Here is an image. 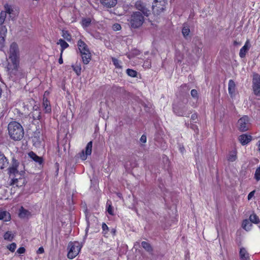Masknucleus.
<instances>
[{"label": "nucleus", "mask_w": 260, "mask_h": 260, "mask_svg": "<svg viewBox=\"0 0 260 260\" xmlns=\"http://www.w3.org/2000/svg\"><path fill=\"white\" fill-rule=\"evenodd\" d=\"M10 184L14 188L24 186L26 183L25 172L20 169L19 162L13 159L8 170Z\"/></svg>", "instance_id": "1"}, {"label": "nucleus", "mask_w": 260, "mask_h": 260, "mask_svg": "<svg viewBox=\"0 0 260 260\" xmlns=\"http://www.w3.org/2000/svg\"><path fill=\"white\" fill-rule=\"evenodd\" d=\"M8 129L10 138L13 140H20L24 136V131L22 125L16 121L10 122Z\"/></svg>", "instance_id": "2"}, {"label": "nucleus", "mask_w": 260, "mask_h": 260, "mask_svg": "<svg viewBox=\"0 0 260 260\" xmlns=\"http://www.w3.org/2000/svg\"><path fill=\"white\" fill-rule=\"evenodd\" d=\"M145 17L140 12H133L128 19L130 26L133 28H140L145 21Z\"/></svg>", "instance_id": "3"}, {"label": "nucleus", "mask_w": 260, "mask_h": 260, "mask_svg": "<svg viewBox=\"0 0 260 260\" xmlns=\"http://www.w3.org/2000/svg\"><path fill=\"white\" fill-rule=\"evenodd\" d=\"M78 48L81 54L82 61L85 64L89 63L91 60V53L86 43L81 40L77 42Z\"/></svg>", "instance_id": "4"}, {"label": "nucleus", "mask_w": 260, "mask_h": 260, "mask_svg": "<svg viewBox=\"0 0 260 260\" xmlns=\"http://www.w3.org/2000/svg\"><path fill=\"white\" fill-rule=\"evenodd\" d=\"M81 245L78 242H71L68 246V257L70 259H73L79 253L81 249Z\"/></svg>", "instance_id": "5"}, {"label": "nucleus", "mask_w": 260, "mask_h": 260, "mask_svg": "<svg viewBox=\"0 0 260 260\" xmlns=\"http://www.w3.org/2000/svg\"><path fill=\"white\" fill-rule=\"evenodd\" d=\"M4 8L6 14L8 15L9 20H14L16 19L19 14V10L16 6L6 3Z\"/></svg>", "instance_id": "6"}, {"label": "nucleus", "mask_w": 260, "mask_h": 260, "mask_svg": "<svg viewBox=\"0 0 260 260\" xmlns=\"http://www.w3.org/2000/svg\"><path fill=\"white\" fill-rule=\"evenodd\" d=\"M9 57L14 64H16L19 58V50L18 45L15 43L11 44L9 51Z\"/></svg>", "instance_id": "7"}, {"label": "nucleus", "mask_w": 260, "mask_h": 260, "mask_svg": "<svg viewBox=\"0 0 260 260\" xmlns=\"http://www.w3.org/2000/svg\"><path fill=\"white\" fill-rule=\"evenodd\" d=\"M167 4V0H154L152 5L153 12L159 14L165 10Z\"/></svg>", "instance_id": "8"}, {"label": "nucleus", "mask_w": 260, "mask_h": 260, "mask_svg": "<svg viewBox=\"0 0 260 260\" xmlns=\"http://www.w3.org/2000/svg\"><path fill=\"white\" fill-rule=\"evenodd\" d=\"M135 7L138 11V12H140L146 17H148L151 14V11L147 7L146 5L141 1H137L135 4Z\"/></svg>", "instance_id": "9"}, {"label": "nucleus", "mask_w": 260, "mask_h": 260, "mask_svg": "<svg viewBox=\"0 0 260 260\" xmlns=\"http://www.w3.org/2000/svg\"><path fill=\"white\" fill-rule=\"evenodd\" d=\"M249 118L247 116H244L239 119L237 123V127L241 132L247 131L249 127Z\"/></svg>", "instance_id": "10"}, {"label": "nucleus", "mask_w": 260, "mask_h": 260, "mask_svg": "<svg viewBox=\"0 0 260 260\" xmlns=\"http://www.w3.org/2000/svg\"><path fill=\"white\" fill-rule=\"evenodd\" d=\"M253 89L255 94L260 95V76L255 75L253 78Z\"/></svg>", "instance_id": "11"}, {"label": "nucleus", "mask_w": 260, "mask_h": 260, "mask_svg": "<svg viewBox=\"0 0 260 260\" xmlns=\"http://www.w3.org/2000/svg\"><path fill=\"white\" fill-rule=\"evenodd\" d=\"M92 143L91 141L88 142L86 146L85 151L83 150L80 154V158L84 160L87 158L88 155H90L92 151Z\"/></svg>", "instance_id": "12"}, {"label": "nucleus", "mask_w": 260, "mask_h": 260, "mask_svg": "<svg viewBox=\"0 0 260 260\" xmlns=\"http://www.w3.org/2000/svg\"><path fill=\"white\" fill-rule=\"evenodd\" d=\"M238 139L242 145H245L251 141L252 137L250 135L243 134L239 137Z\"/></svg>", "instance_id": "13"}, {"label": "nucleus", "mask_w": 260, "mask_h": 260, "mask_svg": "<svg viewBox=\"0 0 260 260\" xmlns=\"http://www.w3.org/2000/svg\"><path fill=\"white\" fill-rule=\"evenodd\" d=\"M239 255L241 260H250L249 253L244 247L240 248Z\"/></svg>", "instance_id": "14"}, {"label": "nucleus", "mask_w": 260, "mask_h": 260, "mask_svg": "<svg viewBox=\"0 0 260 260\" xmlns=\"http://www.w3.org/2000/svg\"><path fill=\"white\" fill-rule=\"evenodd\" d=\"M11 219L10 214L6 211L3 210H0V220L3 221H8Z\"/></svg>", "instance_id": "15"}, {"label": "nucleus", "mask_w": 260, "mask_h": 260, "mask_svg": "<svg viewBox=\"0 0 260 260\" xmlns=\"http://www.w3.org/2000/svg\"><path fill=\"white\" fill-rule=\"evenodd\" d=\"M8 161L5 155L0 152V169H3L8 165Z\"/></svg>", "instance_id": "16"}, {"label": "nucleus", "mask_w": 260, "mask_h": 260, "mask_svg": "<svg viewBox=\"0 0 260 260\" xmlns=\"http://www.w3.org/2000/svg\"><path fill=\"white\" fill-rule=\"evenodd\" d=\"M101 3L108 8L114 7L117 3V0H100Z\"/></svg>", "instance_id": "17"}, {"label": "nucleus", "mask_w": 260, "mask_h": 260, "mask_svg": "<svg viewBox=\"0 0 260 260\" xmlns=\"http://www.w3.org/2000/svg\"><path fill=\"white\" fill-rule=\"evenodd\" d=\"M250 48V44L248 41H246L244 46L240 49L239 55L241 57H245L246 53Z\"/></svg>", "instance_id": "18"}, {"label": "nucleus", "mask_w": 260, "mask_h": 260, "mask_svg": "<svg viewBox=\"0 0 260 260\" xmlns=\"http://www.w3.org/2000/svg\"><path fill=\"white\" fill-rule=\"evenodd\" d=\"M19 217L22 218H28L31 215L30 212L21 207L19 209Z\"/></svg>", "instance_id": "19"}, {"label": "nucleus", "mask_w": 260, "mask_h": 260, "mask_svg": "<svg viewBox=\"0 0 260 260\" xmlns=\"http://www.w3.org/2000/svg\"><path fill=\"white\" fill-rule=\"evenodd\" d=\"M29 157L31 158L35 162L41 164L42 162L43 159L41 157L38 156L36 153L34 152L31 151L28 154Z\"/></svg>", "instance_id": "20"}, {"label": "nucleus", "mask_w": 260, "mask_h": 260, "mask_svg": "<svg viewBox=\"0 0 260 260\" xmlns=\"http://www.w3.org/2000/svg\"><path fill=\"white\" fill-rule=\"evenodd\" d=\"M237 151L235 149L230 151L228 156V160L230 161H235L237 158Z\"/></svg>", "instance_id": "21"}, {"label": "nucleus", "mask_w": 260, "mask_h": 260, "mask_svg": "<svg viewBox=\"0 0 260 260\" xmlns=\"http://www.w3.org/2000/svg\"><path fill=\"white\" fill-rule=\"evenodd\" d=\"M229 93L232 96L234 93L235 91V84L234 81L232 80H230L229 81Z\"/></svg>", "instance_id": "22"}, {"label": "nucleus", "mask_w": 260, "mask_h": 260, "mask_svg": "<svg viewBox=\"0 0 260 260\" xmlns=\"http://www.w3.org/2000/svg\"><path fill=\"white\" fill-rule=\"evenodd\" d=\"M43 106L44 110L46 113H49L51 111V107L49 102L45 98H43Z\"/></svg>", "instance_id": "23"}, {"label": "nucleus", "mask_w": 260, "mask_h": 260, "mask_svg": "<svg viewBox=\"0 0 260 260\" xmlns=\"http://www.w3.org/2000/svg\"><path fill=\"white\" fill-rule=\"evenodd\" d=\"M57 44L61 47L60 53H63V50L69 47V44L63 40L60 39Z\"/></svg>", "instance_id": "24"}, {"label": "nucleus", "mask_w": 260, "mask_h": 260, "mask_svg": "<svg viewBox=\"0 0 260 260\" xmlns=\"http://www.w3.org/2000/svg\"><path fill=\"white\" fill-rule=\"evenodd\" d=\"M173 111L175 114L177 115L178 116H188V115L186 114V113L184 111V110L180 109L178 107H174Z\"/></svg>", "instance_id": "25"}, {"label": "nucleus", "mask_w": 260, "mask_h": 260, "mask_svg": "<svg viewBox=\"0 0 260 260\" xmlns=\"http://www.w3.org/2000/svg\"><path fill=\"white\" fill-rule=\"evenodd\" d=\"M242 228L247 231H249L252 226V223L248 219H245L242 222Z\"/></svg>", "instance_id": "26"}, {"label": "nucleus", "mask_w": 260, "mask_h": 260, "mask_svg": "<svg viewBox=\"0 0 260 260\" xmlns=\"http://www.w3.org/2000/svg\"><path fill=\"white\" fill-rule=\"evenodd\" d=\"M141 245L147 251L151 252L153 250L151 245L146 241H143L141 243Z\"/></svg>", "instance_id": "27"}, {"label": "nucleus", "mask_w": 260, "mask_h": 260, "mask_svg": "<svg viewBox=\"0 0 260 260\" xmlns=\"http://www.w3.org/2000/svg\"><path fill=\"white\" fill-rule=\"evenodd\" d=\"M40 133H36L32 139V141L36 145H38L41 142L42 139L40 138Z\"/></svg>", "instance_id": "28"}, {"label": "nucleus", "mask_w": 260, "mask_h": 260, "mask_svg": "<svg viewBox=\"0 0 260 260\" xmlns=\"http://www.w3.org/2000/svg\"><path fill=\"white\" fill-rule=\"evenodd\" d=\"M249 220L250 222H253L254 223H257L259 222V218L255 214H252L250 215Z\"/></svg>", "instance_id": "29"}, {"label": "nucleus", "mask_w": 260, "mask_h": 260, "mask_svg": "<svg viewBox=\"0 0 260 260\" xmlns=\"http://www.w3.org/2000/svg\"><path fill=\"white\" fill-rule=\"evenodd\" d=\"M7 14L4 10L0 13V25L4 24L7 18Z\"/></svg>", "instance_id": "30"}, {"label": "nucleus", "mask_w": 260, "mask_h": 260, "mask_svg": "<svg viewBox=\"0 0 260 260\" xmlns=\"http://www.w3.org/2000/svg\"><path fill=\"white\" fill-rule=\"evenodd\" d=\"M31 115L34 119H39L41 117V112L39 110H38L37 108L34 109L33 112L31 113Z\"/></svg>", "instance_id": "31"}, {"label": "nucleus", "mask_w": 260, "mask_h": 260, "mask_svg": "<svg viewBox=\"0 0 260 260\" xmlns=\"http://www.w3.org/2000/svg\"><path fill=\"white\" fill-rule=\"evenodd\" d=\"M7 33V28L4 24L0 25V36L6 37Z\"/></svg>", "instance_id": "32"}, {"label": "nucleus", "mask_w": 260, "mask_h": 260, "mask_svg": "<svg viewBox=\"0 0 260 260\" xmlns=\"http://www.w3.org/2000/svg\"><path fill=\"white\" fill-rule=\"evenodd\" d=\"M61 35L62 37L68 41H70L71 40V36L68 31L62 30Z\"/></svg>", "instance_id": "33"}, {"label": "nucleus", "mask_w": 260, "mask_h": 260, "mask_svg": "<svg viewBox=\"0 0 260 260\" xmlns=\"http://www.w3.org/2000/svg\"><path fill=\"white\" fill-rule=\"evenodd\" d=\"M4 238L5 240L12 241L13 239V235L11 232H7L4 235Z\"/></svg>", "instance_id": "34"}, {"label": "nucleus", "mask_w": 260, "mask_h": 260, "mask_svg": "<svg viewBox=\"0 0 260 260\" xmlns=\"http://www.w3.org/2000/svg\"><path fill=\"white\" fill-rule=\"evenodd\" d=\"M91 23V19L89 18L82 19V25L83 27H88Z\"/></svg>", "instance_id": "35"}, {"label": "nucleus", "mask_w": 260, "mask_h": 260, "mask_svg": "<svg viewBox=\"0 0 260 260\" xmlns=\"http://www.w3.org/2000/svg\"><path fill=\"white\" fill-rule=\"evenodd\" d=\"M126 73L127 75L132 77H136L137 75V73L136 71L133 70L132 69H127Z\"/></svg>", "instance_id": "36"}, {"label": "nucleus", "mask_w": 260, "mask_h": 260, "mask_svg": "<svg viewBox=\"0 0 260 260\" xmlns=\"http://www.w3.org/2000/svg\"><path fill=\"white\" fill-rule=\"evenodd\" d=\"M182 32L184 37L188 36L190 32V29L189 27L187 26H184L182 29Z\"/></svg>", "instance_id": "37"}, {"label": "nucleus", "mask_w": 260, "mask_h": 260, "mask_svg": "<svg viewBox=\"0 0 260 260\" xmlns=\"http://www.w3.org/2000/svg\"><path fill=\"white\" fill-rule=\"evenodd\" d=\"M112 62L114 65L115 66L116 68H121V66H120V61L118 60L117 59L112 57Z\"/></svg>", "instance_id": "38"}, {"label": "nucleus", "mask_w": 260, "mask_h": 260, "mask_svg": "<svg viewBox=\"0 0 260 260\" xmlns=\"http://www.w3.org/2000/svg\"><path fill=\"white\" fill-rule=\"evenodd\" d=\"M107 205L108 206L107 208V211L110 215H113V207L111 205V202H109V201L107 203Z\"/></svg>", "instance_id": "39"}, {"label": "nucleus", "mask_w": 260, "mask_h": 260, "mask_svg": "<svg viewBox=\"0 0 260 260\" xmlns=\"http://www.w3.org/2000/svg\"><path fill=\"white\" fill-rule=\"evenodd\" d=\"M73 70L75 72L77 75H80L81 72V67L80 66H72Z\"/></svg>", "instance_id": "40"}, {"label": "nucleus", "mask_w": 260, "mask_h": 260, "mask_svg": "<svg viewBox=\"0 0 260 260\" xmlns=\"http://www.w3.org/2000/svg\"><path fill=\"white\" fill-rule=\"evenodd\" d=\"M254 178L257 181L260 180V167L256 170L254 174Z\"/></svg>", "instance_id": "41"}, {"label": "nucleus", "mask_w": 260, "mask_h": 260, "mask_svg": "<svg viewBox=\"0 0 260 260\" xmlns=\"http://www.w3.org/2000/svg\"><path fill=\"white\" fill-rule=\"evenodd\" d=\"M7 248L11 252H14L16 248V244L15 243H12L8 246Z\"/></svg>", "instance_id": "42"}, {"label": "nucleus", "mask_w": 260, "mask_h": 260, "mask_svg": "<svg viewBox=\"0 0 260 260\" xmlns=\"http://www.w3.org/2000/svg\"><path fill=\"white\" fill-rule=\"evenodd\" d=\"M5 37L0 36V49L4 46L5 41Z\"/></svg>", "instance_id": "43"}, {"label": "nucleus", "mask_w": 260, "mask_h": 260, "mask_svg": "<svg viewBox=\"0 0 260 260\" xmlns=\"http://www.w3.org/2000/svg\"><path fill=\"white\" fill-rule=\"evenodd\" d=\"M255 190H253L251 191L248 195L247 199L248 200H250L254 196Z\"/></svg>", "instance_id": "44"}, {"label": "nucleus", "mask_w": 260, "mask_h": 260, "mask_svg": "<svg viewBox=\"0 0 260 260\" xmlns=\"http://www.w3.org/2000/svg\"><path fill=\"white\" fill-rule=\"evenodd\" d=\"M113 28L114 30H119L121 29V26L120 24L116 23L113 25Z\"/></svg>", "instance_id": "45"}, {"label": "nucleus", "mask_w": 260, "mask_h": 260, "mask_svg": "<svg viewBox=\"0 0 260 260\" xmlns=\"http://www.w3.org/2000/svg\"><path fill=\"white\" fill-rule=\"evenodd\" d=\"M191 95L193 98L197 97V95H198L197 91L196 90H195V89L191 90Z\"/></svg>", "instance_id": "46"}, {"label": "nucleus", "mask_w": 260, "mask_h": 260, "mask_svg": "<svg viewBox=\"0 0 260 260\" xmlns=\"http://www.w3.org/2000/svg\"><path fill=\"white\" fill-rule=\"evenodd\" d=\"M25 249L24 247H20L18 249L17 252L19 254H23L25 252Z\"/></svg>", "instance_id": "47"}, {"label": "nucleus", "mask_w": 260, "mask_h": 260, "mask_svg": "<svg viewBox=\"0 0 260 260\" xmlns=\"http://www.w3.org/2000/svg\"><path fill=\"white\" fill-rule=\"evenodd\" d=\"M146 140H147L146 136L144 135H143L140 138V141L143 143H145L146 142Z\"/></svg>", "instance_id": "48"}, {"label": "nucleus", "mask_w": 260, "mask_h": 260, "mask_svg": "<svg viewBox=\"0 0 260 260\" xmlns=\"http://www.w3.org/2000/svg\"><path fill=\"white\" fill-rule=\"evenodd\" d=\"M197 118H198L197 115L196 113H194L191 115V119L192 120V121L196 122Z\"/></svg>", "instance_id": "49"}, {"label": "nucleus", "mask_w": 260, "mask_h": 260, "mask_svg": "<svg viewBox=\"0 0 260 260\" xmlns=\"http://www.w3.org/2000/svg\"><path fill=\"white\" fill-rule=\"evenodd\" d=\"M102 229L103 231H106L105 233H107V231L108 230V227L106 223H103L102 224Z\"/></svg>", "instance_id": "50"}, {"label": "nucleus", "mask_w": 260, "mask_h": 260, "mask_svg": "<svg viewBox=\"0 0 260 260\" xmlns=\"http://www.w3.org/2000/svg\"><path fill=\"white\" fill-rule=\"evenodd\" d=\"M44 248L42 247H40L38 250H37V253L38 254H41L44 253Z\"/></svg>", "instance_id": "51"}, {"label": "nucleus", "mask_w": 260, "mask_h": 260, "mask_svg": "<svg viewBox=\"0 0 260 260\" xmlns=\"http://www.w3.org/2000/svg\"><path fill=\"white\" fill-rule=\"evenodd\" d=\"M62 53H60V57L58 59V62L59 64H62L63 63V59H62Z\"/></svg>", "instance_id": "52"}, {"label": "nucleus", "mask_w": 260, "mask_h": 260, "mask_svg": "<svg viewBox=\"0 0 260 260\" xmlns=\"http://www.w3.org/2000/svg\"><path fill=\"white\" fill-rule=\"evenodd\" d=\"M144 66L145 67H147V68H149L150 67V62L148 61L145 62L144 64Z\"/></svg>", "instance_id": "53"}, {"label": "nucleus", "mask_w": 260, "mask_h": 260, "mask_svg": "<svg viewBox=\"0 0 260 260\" xmlns=\"http://www.w3.org/2000/svg\"><path fill=\"white\" fill-rule=\"evenodd\" d=\"M257 147L258 149V151L260 152V141L257 142Z\"/></svg>", "instance_id": "54"}, {"label": "nucleus", "mask_w": 260, "mask_h": 260, "mask_svg": "<svg viewBox=\"0 0 260 260\" xmlns=\"http://www.w3.org/2000/svg\"><path fill=\"white\" fill-rule=\"evenodd\" d=\"M183 87H186V86L185 85H183Z\"/></svg>", "instance_id": "55"}]
</instances>
